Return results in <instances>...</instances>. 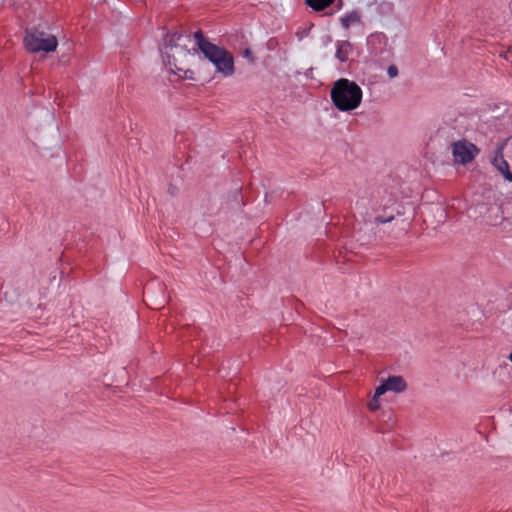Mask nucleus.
I'll list each match as a JSON object with an SVG mask.
<instances>
[{"label": "nucleus", "mask_w": 512, "mask_h": 512, "mask_svg": "<svg viewBox=\"0 0 512 512\" xmlns=\"http://www.w3.org/2000/svg\"><path fill=\"white\" fill-rule=\"evenodd\" d=\"M395 203V194L381 186L372 191L370 198L358 200L356 208L365 222L378 225L391 222L394 219L393 206Z\"/></svg>", "instance_id": "1"}, {"label": "nucleus", "mask_w": 512, "mask_h": 512, "mask_svg": "<svg viewBox=\"0 0 512 512\" xmlns=\"http://www.w3.org/2000/svg\"><path fill=\"white\" fill-rule=\"evenodd\" d=\"M330 98L336 109L341 112H350L361 105L363 91L355 81L340 78L332 84Z\"/></svg>", "instance_id": "2"}, {"label": "nucleus", "mask_w": 512, "mask_h": 512, "mask_svg": "<svg viewBox=\"0 0 512 512\" xmlns=\"http://www.w3.org/2000/svg\"><path fill=\"white\" fill-rule=\"evenodd\" d=\"M187 41H189L188 36L178 33L168 36L165 40L162 51L163 62L173 74L180 75V72L185 74L188 72L185 66L191 52L187 48Z\"/></svg>", "instance_id": "3"}, {"label": "nucleus", "mask_w": 512, "mask_h": 512, "mask_svg": "<svg viewBox=\"0 0 512 512\" xmlns=\"http://www.w3.org/2000/svg\"><path fill=\"white\" fill-rule=\"evenodd\" d=\"M194 38L198 50L215 66L217 72L226 77L233 75L234 59L227 50L208 41L201 31H196Z\"/></svg>", "instance_id": "4"}, {"label": "nucleus", "mask_w": 512, "mask_h": 512, "mask_svg": "<svg viewBox=\"0 0 512 512\" xmlns=\"http://www.w3.org/2000/svg\"><path fill=\"white\" fill-rule=\"evenodd\" d=\"M58 45L54 35L39 30H27L24 37V46L31 53L53 52Z\"/></svg>", "instance_id": "5"}, {"label": "nucleus", "mask_w": 512, "mask_h": 512, "mask_svg": "<svg viewBox=\"0 0 512 512\" xmlns=\"http://www.w3.org/2000/svg\"><path fill=\"white\" fill-rule=\"evenodd\" d=\"M454 161L459 164L471 162L478 154L477 147L467 140H459L451 145Z\"/></svg>", "instance_id": "6"}, {"label": "nucleus", "mask_w": 512, "mask_h": 512, "mask_svg": "<svg viewBox=\"0 0 512 512\" xmlns=\"http://www.w3.org/2000/svg\"><path fill=\"white\" fill-rule=\"evenodd\" d=\"M380 385L376 388V396H382L387 392L400 394L407 389V382L400 375H392L386 379H381Z\"/></svg>", "instance_id": "7"}, {"label": "nucleus", "mask_w": 512, "mask_h": 512, "mask_svg": "<svg viewBox=\"0 0 512 512\" xmlns=\"http://www.w3.org/2000/svg\"><path fill=\"white\" fill-rule=\"evenodd\" d=\"M506 147L507 142H503L497 146L491 157V163L505 180L512 182V171L510 170L508 161L504 158V150Z\"/></svg>", "instance_id": "8"}, {"label": "nucleus", "mask_w": 512, "mask_h": 512, "mask_svg": "<svg viewBox=\"0 0 512 512\" xmlns=\"http://www.w3.org/2000/svg\"><path fill=\"white\" fill-rule=\"evenodd\" d=\"M475 209L479 211L484 221L489 225H497L501 219V209L496 204L490 206L480 204Z\"/></svg>", "instance_id": "9"}, {"label": "nucleus", "mask_w": 512, "mask_h": 512, "mask_svg": "<svg viewBox=\"0 0 512 512\" xmlns=\"http://www.w3.org/2000/svg\"><path fill=\"white\" fill-rule=\"evenodd\" d=\"M385 44V37L382 34H374L370 35L367 39V45L370 54L373 57H378L381 54V46Z\"/></svg>", "instance_id": "10"}, {"label": "nucleus", "mask_w": 512, "mask_h": 512, "mask_svg": "<svg viewBox=\"0 0 512 512\" xmlns=\"http://www.w3.org/2000/svg\"><path fill=\"white\" fill-rule=\"evenodd\" d=\"M351 52L352 46L348 41H337L335 57L339 61H347Z\"/></svg>", "instance_id": "11"}, {"label": "nucleus", "mask_w": 512, "mask_h": 512, "mask_svg": "<svg viewBox=\"0 0 512 512\" xmlns=\"http://www.w3.org/2000/svg\"><path fill=\"white\" fill-rule=\"evenodd\" d=\"M361 20L360 14L357 11H352L343 17H341L340 21L344 28H349L352 25L359 23Z\"/></svg>", "instance_id": "12"}, {"label": "nucleus", "mask_w": 512, "mask_h": 512, "mask_svg": "<svg viewBox=\"0 0 512 512\" xmlns=\"http://www.w3.org/2000/svg\"><path fill=\"white\" fill-rule=\"evenodd\" d=\"M333 2L334 0H306V4L315 11H322Z\"/></svg>", "instance_id": "13"}, {"label": "nucleus", "mask_w": 512, "mask_h": 512, "mask_svg": "<svg viewBox=\"0 0 512 512\" xmlns=\"http://www.w3.org/2000/svg\"><path fill=\"white\" fill-rule=\"evenodd\" d=\"M380 397L381 396H376V392L374 393L372 399L367 404L369 410L376 411L380 408V402H379Z\"/></svg>", "instance_id": "14"}, {"label": "nucleus", "mask_w": 512, "mask_h": 512, "mask_svg": "<svg viewBox=\"0 0 512 512\" xmlns=\"http://www.w3.org/2000/svg\"><path fill=\"white\" fill-rule=\"evenodd\" d=\"M386 73L389 79L397 78L399 76L398 67L394 64H391L387 67Z\"/></svg>", "instance_id": "15"}, {"label": "nucleus", "mask_w": 512, "mask_h": 512, "mask_svg": "<svg viewBox=\"0 0 512 512\" xmlns=\"http://www.w3.org/2000/svg\"><path fill=\"white\" fill-rule=\"evenodd\" d=\"M504 58L512 64V47L505 52Z\"/></svg>", "instance_id": "16"}, {"label": "nucleus", "mask_w": 512, "mask_h": 512, "mask_svg": "<svg viewBox=\"0 0 512 512\" xmlns=\"http://www.w3.org/2000/svg\"><path fill=\"white\" fill-rule=\"evenodd\" d=\"M509 360L511 361L512 363V353L509 355Z\"/></svg>", "instance_id": "17"}]
</instances>
